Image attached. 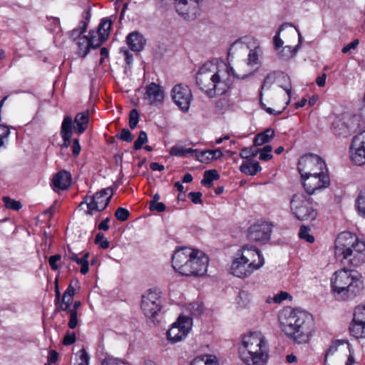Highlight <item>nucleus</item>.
Here are the masks:
<instances>
[{
	"instance_id": "obj_14",
	"label": "nucleus",
	"mask_w": 365,
	"mask_h": 365,
	"mask_svg": "<svg viewBox=\"0 0 365 365\" xmlns=\"http://www.w3.org/2000/svg\"><path fill=\"white\" fill-rule=\"evenodd\" d=\"M193 251L195 253L192 254L190 259L188 265L190 272H187V276H203L207 272L209 263L208 257L198 250H193Z\"/></svg>"
},
{
	"instance_id": "obj_6",
	"label": "nucleus",
	"mask_w": 365,
	"mask_h": 365,
	"mask_svg": "<svg viewBox=\"0 0 365 365\" xmlns=\"http://www.w3.org/2000/svg\"><path fill=\"white\" fill-rule=\"evenodd\" d=\"M273 41L279 58L289 60L296 54L302 42V35L292 24L284 23L279 28Z\"/></svg>"
},
{
	"instance_id": "obj_43",
	"label": "nucleus",
	"mask_w": 365,
	"mask_h": 365,
	"mask_svg": "<svg viewBox=\"0 0 365 365\" xmlns=\"http://www.w3.org/2000/svg\"><path fill=\"white\" fill-rule=\"evenodd\" d=\"M2 200L6 208L11 209L13 210H19L22 207L21 202L13 200L9 197H4Z\"/></svg>"
},
{
	"instance_id": "obj_54",
	"label": "nucleus",
	"mask_w": 365,
	"mask_h": 365,
	"mask_svg": "<svg viewBox=\"0 0 365 365\" xmlns=\"http://www.w3.org/2000/svg\"><path fill=\"white\" fill-rule=\"evenodd\" d=\"M206 154H209V155H210V158H212V160H217L222 157L223 155V153L220 148L216 150H207L202 151V157H204Z\"/></svg>"
},
{
	"instance_id": "obj_53",
	"label": "nucleus",
	"mask_w": 365,
	"mask_h": 365,
	"mask_svg": "<svg viewBox=\"0 0 365 365\" xmlns=\"http://www.w3.org/2000/svg\"><path fill=\"white\" fill-rule=\"evenodd\" d=\"M70 319L68 326L70 329H73L78 325V312L75 310H69Z\"/></svg>"
},
{
	"instance_id": "obj_36",
	"label": "nucleus",
	"mask_w": 365,
	"mask_h": 365,
	"mask_svg": "<svg viewBox=\"0 0 365 365\" xmlns=\"http://www.w3.org/2000/svg\"><path fill=\"white\" fill-rule=\"evenodd\" d=\"M356 207L359 215L365 218V189L359 192L356 200Z\"/></svg>"
},
{
	"instance_id": "obj_57",
	"label": "nucleus",
	"mask_w": 365,
	"mask_h": 365,
	"mask_svg": "<svg viewBox=\"0 0 365 365\" xmlns=\"http://www.w3.org/2000/svg\"><path fill=\"white\" fill-rule=\"evenodd\" d=\"M120 363V359L111 356H107L101 361V365H119Z\"/></svg>"
},
{
	"instance_id": "obj_34",
	"label": "nucleus",
	"mask_w": 365,
	"mask_h": 365,
	"mask_svg": "<svg viewBox=\"0 0 365 365\" xmlns=\"http://www.w3.org/2000/svg\"><path fill=\"white\" fill-rule=\"evenodd\" d=\"M217 359L212 355H203L194 359L190 365H216Z\"/></svg>"
},
{
	"instance_id": "obj_40",
	"label": "nucleus",
	"mask_w": 365,
	"mask_h": 365,
	"mask_svg": "<svg viewBox=\"0 0 365 365\" xmlns=\"http://www.w3.org/2000/svg\"><path fill=\"white\" fill-rule=\"evenodd\" d=\"M88 257L89 253L86 252L83 255L82 257H78V259L75 260V262L81 266V273L82 274H86L88 272Z\"/></svg>"
},
{
	"instance_id": "obj_50",
	"label": "nucleus",
	"mask_w": 365,
	"mask_h": 365,
	"mask_svg": "<svg viewBox=\"0 0 365 365\" xmlns=\"http://www.w3.org/2000/svg\"><path fill=\"white\" fill-rule=\"evenodd\" d=\"M129 215V211L123 207H118L115 212V218L121 222L125 221L128 218Z\"/></svg>"
},
{
	"instance_id": "obj_52",
	"label": "nucleus",
	"mask_w": 365,
	"mask_h": 365,
	"mask_svg": "<svg viewBox=\"0 0 365 365\" xmlns=\"http://www.w3.org/2000/svg\"><path fill=\"white\" fill-rule=\"evenodd\" d=\"M117 137L123 141L131 142L133 136L128 128H123L122 130L117 134Z\"/></svg>"
},
{
	"instance_id": "obj_16",
	"label": "nucleus",
	"mask_w": 365,
	"mask_h": 365,
	"mask_svg": "<svg viewBox=\"0 0 365 365\" xmlns=\"http://www.w3.org/2000/svg\"><path fill=\"white\" fill-rule=\"evenodd\" d=\"M306 192L312 195L316 190L327 187L329 185V178L326 173L319 175H308L301 177Z\"/></svg>"
},
{
	"instance_id": "obj_20",
	"label": "nucleus",
	"mask_w": 365,
	"mask_h": 365,
	"mask_svg": "<svg viewBox=\"0 0 365 365\" xmlns=\"http://www.w3.org/2000/svg\"><path fill=\"white\" fill-rule=\"evenodd\" d=\"M230 270L233 275L244 278L250 276L257 269L237 255L232 261Z\"/></svg>"
},
{
	"instance_id": "obj_18",
	"label": "nucleus",
	"mask_w": 365,
	"mask_h": 365,
	"mask_svg": "<svg viewBox=\"0 0 365 365\" xmlns=\"http://www.w3.org/2000/svg\"><path fill=\"white\" fill-rule=\"evenodd\" d=\"M272 225L262 222L253 225L249 228L248 237L252 241H267L269 240Z\"/></svg>"
},
{
	"instance_id": "obj_31",
	"label": "nucleus",
	"mask_w": 365,
	"mask_h": 365,
	"mask_svg": "<svg viewBox=\"0 0 365 365\" xmlns=\"http://www.w3.org/2000/svg\"><path fill=\"white\" fill-rule=\"evenodd\" d=\"M261 169V166L258 162L250 163L246 161L240 166V170L249 175H256Z\"/></svg>"
},
{
	"instance_id": "obj_30",
	"label": "nucleus",
	"mask_w": 365,
	"mask_h": 365,
	"mask_svg": "<svg viewBox=\"0 0 365 365\" xmlns=\"http://www.w3.org/2000/svg\"><path fill=\"white\" fill-rule=\"evenodd\" d=\"M274 136V131L271 128H267L264 132L257 134L254 138V145L260 146L269 142Z\"/></svg>"
},
{
	"instance_id": "obj_9",
	"label": "nucleus",
	"mask_w": 365,
	"mask_h": 365,
	"mask_svg": "<svg viewBox=\"0 0 365 365\" xmlns=\"http://www.w3.org/2000/svg\"><path fill=\"white\" fill-rule=\"evenodd\" d=\"M113 196V189L111 187L104 188L93 196H86L84 200L80 204V206L86 204L88 213L92 215L94 211H102L108 206Z\"/></svg>"
},
{
	"instance_id": "obj_24",
	"label": "nucleus",
	"mask_w": 365,
	"mask_h": 365,
	"mask_svg": "<svg viewBox=\"0 0 365 365\" xmlns=\"http://www.w3.org/2000/svg\"><path fill=\"white\" fill-rule=\"evenodd\" d=\"M126 43L130 50L139 52L143 50L146 44V39L142 34L135 31L127 36Z\"/></svg>"
},
{
	"instance_id": "obj_1",
	"label": "nucleus",
	"mask_w": 365,
	"mask_h": 365,
	"mask_svg": "<svg viewBox=\"0 0 365 365\" xmlns=\"http://www.w3.org/2000/svg\"><path fill=\"white\" fill-rule=\"evenodd\" d=\"M240 78L230 65L220 66L207 61L199 69L196 75V84L210 98L226 93L232 83L233 78Z\"/></svg>"
},
{
	"instance_id": "obj_51",
	"label": "nucleus",
	"mask_w": 365,
	"mask_h": 365,
	"mask_svg": "<svg viewBox=\"0 0 365 365\" xmlns=\"http://www.w3.org/2000/svg\"><path fill=\"white\" fill-rule=\"evenodd\" d=\"M238 49L247 50V46L245 45L241 40L235 41L230 46L228 54L231 53H235Z\"/></svg>"
},
{
	"instance_id": "obj_15",
	"label": "nucleus",
	"mask_w": 365,
	"mask_h": 365,
	"mask_svg": "<svg viewBox=\"0 0 365 365\" xmlns=\"http://www.w3.org/2000/svg\"><path fill=\"white\" fill-rule=\"evenodd\" d=\"M172 98L175 103L183 112L189 110L192 98L191 90L187 86L182 84L175 85L172 89Z\"/></svg>"
},
{
	"instance_id": "obj_46",
	"label": "nucleus",
	"mask_w": 365,
	"mask_h": 365,
	"mask_svg": "<svg viewBox=\"0 0 365 365\" xmlns=\"http://www.w3.org/2000/svg\"><path fill=\"white\" fill-rule=\"evenodd\" d=\"M272 150L271 145H265L263 148L259 149V157L260 160L267 161L272 158V155L270 153Z\"/></svg>"
},
{
	"instance_id": "obj_60",
	"label": "nucleus",
	"mask_w": 365,
	"mask_h": 365,
	"mask_svg": "<svg viewBox=\"0 0 365 365\" xmlns=\"http://www.w3.org/2000/svg\"><path fill=\"white\" fill-rule=\"evenodd\" d=\"M202 193L200 192H191L188 193L187 196L191 200V201L195 203H201V197H202Z\"/></svg>"
},
{
	"instance_id": "obj_13",
	"label": "nucleus",
	"mask_w": 365,
	"mask_h": 365,
	"mask_svg": "<svg viewBox=\"0 0 365 365\" xmlns=\"http://www.w3.org/2000/svg\"><path fill=\"white\" fill-rule=\"evenodd\" d=\"M195 253L193 250L189 247H182L177 250L172 257L173 269L180 274L187 276L190 272L189 262L192 254Z\"/></svg>"
},
{
	"instance_id": "obj_49",
	"label": "nucleus",
	"mask_w": 365,
	"mask_h": 365,
	"mask_svg": "<svg viewBox=\"0 0 365 365\" xmlns=\"http://www.w3.org/2000/svg\"><path fill=\"white\" fill-rule=\"evenodd\" d=\"M148 141L147 133L142 130L140 132L138 139L134 143V149L139 150L143 145Z\"/></svg>"
},
{
	"instance_id": "obj_29",
	"label": "nucleus",
	"mask_w": 365,
	"mask_h": 365,
	"mask_svg": "<svg viewBox=\"0 0 365 365\" xmlns=\"http://www.w3.org/2000/svg\"><path fill=\"white\" fill-rule=\"evenodd\" d=\"M112 22L109 19H103L101 20L98 29V38L96 41H100L101 44L107 38L109 35V31L111 29Z\"/></svg>"
},
{
	"instance_id": "obj_19",
	"label": "nucleus",
	"mask_w": 365,
	"mask_h": 365,
	"mask_svg": "<svg viewBox=\"0 0 365 365\" xmlns=\"http://www.w3.org/2000/svg\"><path fill=\"white\" fill-rule=\"evenodd\" d=\"M95 34L94 31H90V38L86 36L79 38L76 43L78 46L77 53L79 56L84 58L88 53L91 48H96L101 46V41H96Z\"/></svg>"
},
{
	"instance_id": "obj_7",
	"label": "nucleus",
	"mask_w": 365,
	"mask_h": 365,
	"mask_svg": "<svg viewBox=\"0 0 365 365\" xmlns=\"http://www.w3.org/2000/svg\"><path fill=\"white\" fill-rule=\"evenodd\" d=\"M292 214L299 220H313L317 215L310 197L302 193L294 194L290 201Z\"/></svg>"
},
{
	"instance_id": "obj_41",
	"label": "nucleus",
	"mask_w": 365,
	"mask_h": 365,
	"mask_svg": "<svg viewBox=\"0 0 365 365\" xmlns=\"http://www.w3.org/2000/svg\"><path fill=\"white\" fill-rule=\"evenodd\" d=\"M187 309L194 316L200 315L203 312V305L201 302H192L187 305Z\"/></svg>"
},
{
	"instance_id": "obj_21",
	"label": "nucleus",
	"mask_w": 365,
	"mask_h": 365,
	"mask_svg": "<svg viewBox=\"0 0 365 365\" xmlns=\"http://www.w3.org/2000/svg\"><path fill=\"white\" fill-rule=\"evenodd\" d=\"M145 90V99L149 102V104L157 106L163 101L164 91L160 85L151 83L146 86Z\"/></svg>"
},
{
	"instance_id": "obj_63",
	"label": "nucleus",
	"mask_w": 365,
	"mask_h": 365,
	"mask_svg": "<svg viewBox=\"0 0 365 365\" xmlns=\"http://www.w3.org/2000/svg\"><path fill=\"white\" fill-rule=\"evenodd\" d=\"M289 297V294L286 292H280L276 294L274 297V301L276 303H281L282 301L287 299Z\"/></svg>"
},
{
	"instance_id": "obj_8",
	"label": "nucleus",
	"mask_w": 365,
	"mask_h": 365,
	"mask_svg": "<svg viewBox=\"0 0 365 365\" xmlns=\"http://www.w3.org/2000/svg\"><path fill=\"white\" fill-rule=\"evenodd\" d=\"M326 168L324 161L318 155L307 154L300 158L298 162V170L301 177L308 175H319Z\"/></svg>"
},
{
	"instance_id": "obj_58",
	"label": "nucleus",
	"mask_w": 365,
	"mask_h": 365,
	"mask_svg": "<svg viewBox=\"0 0 365 365\" xmlns=\"http://www.w3.org/2000/svg\"><path fill=\"white\" fill-rule=\"evenodd\" d=\"M76 340V334L74 332H72V333L68 332V333H66V334L65 335V336L63 338V344L66 346H69V345H71L73 343H75Z\"/></svg>"
},
{
	"instance_id": "obj_2",
	"label": "nucleus",
	"mask_w": 365,
	"mask_h": 365,
	"mask_svg": "<svg viewBox=\"0 0 365 365\" xmlns=\"http://www.w3.org/2000/svg\"><path fill=\"white\" fill-rule=\"evenodd\" d=\"M279 322L284 334L295 342L306 343L309 339L312 318L308 312L286 308L279 314Z\"/></svg>"
},
{
	"instance_id": "obj_47",
	"label": "nucleus",
	"mask_w": 365,
	"mask_h": 365,
	"mask_svg": "<svg viewBox=\"0 0 365 365\" xmlns=\"http://www.w3.org/2000/svg\"><path fill=\"white\" fill-rule=\"evenodd\" d=\"M95 243L102 249H107L110 245L109 241L107 240V238L105 237L102 232H98L96 235L95 238Z\"/></svg>"
},
{
	"instance_id": "obj_25",
	"label": "nucleus",
	"mask_w": 365,
	"mask_h": 365,
	"mask_svg": "<svg viewBox=\"0 0 365 365\" xmlns=\"http://www.w3.org/2000/svg\"><path fill=\"white\" fill-rule=\"evenodd\" d=\"M197 0H174L176 11L185 19L189 17L197 4Z\"/></svg>"
},
{
	"instance_id": "obj_39",
	"label": "nucleus",
	"mask_w": 365,
	"mask_h": 365,
	"mask_svg": "<svg viewBox=\"0 0 365 365\" xmlns=\"http://www.w3.org/2000/svg\"><path fill=\"white\" fill-rule=\"evenodd\" d=\"M87 27H88V22L86 21H80L78 28H76L72 30V31L71 33V38L73 40H74V41L77 40V41H78L79 38H81V35L82 34H83L84 32H86Z\"/></svg>"
},
{
	"instance_id": "obj_64",
	"label": "nucleus",
	"mask_w": 365,
	"mask_h": 365,
	"mask_svg": "<svg viewBox=\"0 0 365 365\" xmlns=\"http://www.w3.org/2000/svg\"><path fill=\"white\" fill-rule=\"evenodd\" d=\"M81 145L78 139H74L72 145V151L74 156H78L81 152Z\"/></svg>"
},
{
	"instance_id": "obj_62",
	"label": "nucleus",
	"mask_w": 365,
	"mask_h": 365,
	"mask_svg": "<svg viewBox=\"0 0 365 365\" xmlns=\"http://www.w3.org/2000/svg\"><path fill=\"white\" fill-rule=\"evenodd\" d=\"M359 39L354 40L352 42L347 44L342 48V50H341L342 53H346L349 52L351 49H355L357 47V46L359 45Z\"/></svg>"
},
{
	"instance_id": "obj_17",
	"label": "nucleus",
	"mask_w": 365,
	"mask_h": 365,
	"mask_svg": "<svg viewBox=\"0 0 365 365\" xmlns=\"http://www.w3.org/2000/svg\"><path fill=\"white\" fill-rule=\"evenodd\" d=\"M237 255L256 269H259L264 264V259L260 251L252 245H247L243 246L238 251Z\"/></svg>"
},
{
	"instance_id": "obj_56",
	"label": "nucleus",
	"mask_w": 365,
	"mask_h": 365,
	"mask_svg": "<svg viewBox=\"0 0 365 365\" xmlns=\"http://www.w3.org/2000/svg\"><path fill=\"white\" fill-rule=\"evenodd\" d=\"M79 359L81 362L78 365H88L89 356L85 349H82L79 351Z\"/></svg>"
},
{
	"instance_id": "obj_42",
	"label": "nucleus",
	"mask_w": 365,
	"mask_h": 365,
	"mask_svg": "<svg viewBox=\"0 0 365 365\" xmlns=\"http://www.w3.org/2000/svg\"><path fill=\"white\" fill-rule=\"evenodd\" d=\"M352 321L365 323V306H359L355 308Z\"/></svg>"
},
{
	"instance_id": "obj_4",
	"label": "nucleus",
	"mask_w": 365,
	"mask_h": 365,
	"mask_svg": "<svg viewBox=\"0 0 365 365\" xmlns=\"http://www.w3.org/2000/svg\"><path fill=\"white\" fill-rule=\"evenodd\" d=\"M268 353V343L262 332H250L243 336L240 356L247 365H265Z\"/></svg>"
},
{
	"instance_id": "obj_28",
	"label": "nucleus",
	"mask_w": 365,
	"mask_h": 365,
	"mask_svg": "<svg viewBox=\"0 0 365 365\" xmlns=\"http://www.w3.org/2000/svg\"><path fill=\"white\" fill-rule=\"evenodd\" d=\"M339 346H341L344 349H347L349 354H350V351H353L349 342L344 340H337L329 346L325 356H340V354L338 353V349Z\"/></svg>"
},
{
	"instance_id": "obj_12",
	"label": "nucleus",
	"mask_w": 365,
	"mask_h": 365,
	"mask_svg": "<svg viewBox=\"0 0 365 365\" xmlns=\"http://www.w3.org/2000/svg\"><path fill=\"white\" fill-rule=\"evenodd\" d=\"M192 325L189 317L180 316L167 331L168 339L172 343H177L186 337Z\"/></svg>"
},
{
	"instance_id": "obj_33",
	"label": "nucleus",
	"mask_w": 365,
	"mask_h": 365,
	"mask_svg": "<svg viewBox=\"0 0 365 365\" xmlns=\"http://www.w3.org/2000/svg\"><path fill=\"white\" fill-rule=\"evenodd\" d=\"M351 334L356 339L365 338V323L354 322L352 321L349 328Z\"/></svg>"
},
{
	"instance_id": "obj_32",
	"label": "nucleus",
	"mask_w": 365,
	"mask_h": 365,
	"mask_svg": "<svg viewBox=\"0 0 365 365\" xmlns=\"http://www.w3.org/2000/svg\"><path fill=\"white\" fill-rule=\"evenodd\" d=\"M197 150L192 148H186L182 145H174L170 149V155L172 156L185 157L190 154H195Z\"/></svg>"
},
{
	"instance_id": "obj_61",
	"label": "nucleus",
	"mask_w": 365,
	"mask_h": 365,
	"mask_svg": "<svg viewBox=\"0 0 365 365\" xmlns=\"http://www.w3.org/2000/svg\"><path fill=\"white\" fill-rule=\"evenodd\" d=\"M151 211H156L158 212H163L165 210L166 206L163 202H156L149 205Z\"/></svg>"
},
{
	"instance_id": "obj_45",
	"label": "nucleus",
	"mask_w": 365,
	"mask_h": 365,
	"mask_svg": "<svg viewBox=\"0 0 365 365\" xmlns=\"http://www.w3.org/2000/svg\"><path fill=\"white\" fill-rule=\"evenodd\" d=\"M354 147H358L365 150V130L356 135L351 142Z\"/></svg>"
},
{
	"instance_id": "obj_48",
	"label": "nucleus",
	"mask_w": 365,
	"mask_h": 365,
	"mask_svg": "<svg viewBox=\"0 0 365 365\" xmlns=\"http://www.w3.org/2000/svg\"><path fill=\"white\" fill-rule=\"evenodd\" d=\"M139 120V114L136 109H132L129 114V126L133 130L137 126Z\"/></svg>"
},
{
	"instance_id": "obj_55",
	"label": "nucleus",
	"mask_w": 365,
	"mask_h": 365,
	"mask_svg": "<svg viewBox=\"0 0 365 365\" xmlns=\"http://www.w3.org/2000/svg\"><path fill=\"white\" fill-rule=\"evenodd\" d=\"M10 134V130L7 126L0 125V148L4 145V140L6 139Z\"/></svg>"
},
{
	"instance_id": "obj_3",
	"label": "nucleus",
	"mask_w": 365,
	"mask_h": 365,
	"mask_svg": "<svg viewBox=\"0 0 365 365\" xmlns=\"http://www.w3.org/2000/svg\"><path fill=\"white\" fill-rule=\"evenodd\" d=\"M336 257L344 265L359 267L365 262V243L349 232H341L335 241Z\"/></svg>"
},
{
	"instance_id": "obj_23",
	"label": "nucleus",
	"mask_w": 365,
	"mask_h": 365,
	"mask_svg": "<svg viewBox=\"0 0 365 365\" xmlns=\"http://www.w3.org/2000/svg\"><path fill=\"white\" fill-rule=\"evenodd\" d=\"M277 79L282 80L283 81L287 82V85H279L287 93L289 98L291 96V86H290V79L289 77L282 73L274 71L269 73L264 79L263 84L262 86V89L265 87L269 88Z\"/></svg>"
},
{
	"instance_id": "obj_59",
	"label": "nucleus",
	"mask_w": 365,
	"mask_h": 365,
	"mask_svg": "<svg viewBox=\"0 0 365 365\" xmlns=\"http://www.w3.org/2000/svg\"><path fill=\"white\" fill-rule=\"evenodd\" d=\"M61 257L60 255H52L49 257L48 262L51 266V268L53 270H57L58 268V266L57 264V262L61 259Z\"/></svg>"
},
{
	"instance_id": "obj_37",
	"label": "nucleus",
	"mask_w": 365,
	"mask_h": 365,
	"mask_svg": "<svg viewBox=\"0 0 365 365\" xmlns=\"http://www.w3.org/2000/svg\"><path fill=\"white\" fill-rule=\"evenodd\" d=\"M220 178V175L216 170H208L205 171L203 179L201 180L202 185H210L212 181Z\"/></svg>"
},
{
	"instance_id": "obj_26",
	"label": "nucleus",
	"mask_w": 365,
	"mask_h": 365,
	"mask_svg": "<svg viewBox=\"0 0 365 365\" xmlns=\"http://www.w3.org/2000/svg\"><path fill=\"white\" fill-rule=\"evenodd\" d=\"M89 120V111L86 110L76 115L74 119V130L78 134H82L87 128Z\"/></svg>"
},
{
	"instance_id": "obj_11",
	"label": "nucleus",
	"mask_w": 365,
	"mask_h": 365,
	"mask_svg": "<svg viewBox=\"0 0 365 365\" xmlns=\"http://www.w3.org/2000/svg\"><path fill=\"white\" fill-rule=\"evenodd\" d=\"M359 126V116L344 115L334 120L332 123V131L335 135L345 138L356 131Z\"/></svg>"
},
{
	"instance_id": "obj_44",
	"label": "nucleus",
	"mask_w": 365,
	"mask_h": 365,
	"mask_svg": "<svg viewBox=\"0 0 365 365\" xmlns=\"http://www.w3.org/2000/svg\"><path fill=\"white\" fill-rule=\"evenodd\" d=\"M309 227L305 225L301 226L299 232V238L306 240L309 243H312L314 241V237L309 234Z\"/></svg>"
},
{
	"instance_id": "obj_38",
	"label": "nucleus",
	"mask_w": 365,
	"mask_h": 365,
	"mask_svg": "<svg viewBox=\"0 0 365 365\" xmlns=\"http://www.w3.org/2000/svg\"><path fill=\"white\" fill-rule=\"evenodd\" d=\"M262 51L259 46H256L254 49H251L249 52L247 64L250 66H255L259 63V56Z\"/></svg>"
},
{
	"instance_id": "obj_5",
	"label": "nucleus",
	"mask_w": 365,
	"mask_h": 365,
	"mask_svg": "<svg viewBox=\"0 0 365 365\" xmlns=\"http://www.w3.org/2000/svg\"><path fill=\"white\" fill-rule=\"evenodd\" d=\"M331 289L340 299H349L355 297L363 289V282L359 274L346 268L334 272L331 279Z\"/></svg>"
},
{
	"instance_id": "obj_27",
	"label": "nucleus",
	"mask_w": 365,
	"mask_h": 365,
	"mask_svg": "<svg viewBox=\"0 0 365 365\" xmlns=\"http://www.w3.org/2000/svg\"><path fill=\"white\" fill-rule=\"evenodd\" d=\"M350 159L356 165H365V150L354 147L351 144L350 146Z\"/></svg>"
},
{
	"instance_id": "obj_10",
	"label": "nucleus",
	"mask_w": 365,
	"mask_h": 365,
	"mask_svg": "<svg viewBox=\"0 0 365 365\" xmlns=\"http://www.w3.org/2000/svg\"><path fill=\"white\" fill-rule=\"evenodd\" d=\"M140 307L146 317L155 318L162 309L160 292L149 289L142 296Z\"/></svg>"
},
{
	"instance_id": "obj_35",
	"label": "nucleus",
	"mask_w": 365,
	"mask_h": 365,
	"mask_svg": "<svg viewBox=\"0 0 365 365\" xmlns=\"http://www.w3.org/2000/svg\"><path fill=\"white\" fill-rule=\"evenodd\" d=\"M72 123L73 120L70 116H66L62 122L61 128V135L65 136L67 139L72 136Z\"/></svg>"
},
{
	"instance_id": "obj_22",
	"label": "nucleus",
	"mask_w": 365,
	"mask_h": 365,
	"mask_svg": "<svg viewBox=\"0 0 365 365\" xmlns=\"http://www.w3.org/2000/svg\"><path fill=\"white\" fill-rule=\"evenodd\" d=\"M71 183V175L66 170L55 174L52 178L51 187L55 192L67 190Z\"/></svg>"
}]
</instances>
